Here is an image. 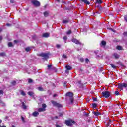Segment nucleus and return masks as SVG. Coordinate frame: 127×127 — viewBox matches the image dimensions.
I'll use <instances>...</instances> for the list:
<instances>
[{
  "mask_svg": "<svg viewBox=\"0 0 127 127\" xmlns=\"http://www.w3.org/2000/svg\"><path fill=\"white\" fill-rule=\"evenodd\" d=\"M66 97H69L70 98V101L71 102V104H73L74 103V98H73V93L72 92H67L66 94Z\"/></svg>",
  "mask_w": 127,
  "mask_h": 127,
  "instance_id": "1",
  "label": "nucleus"
},
{
  "mask_svg": "<svg viewBox=\"0 0 127 127\" xmlns=\"http://www.w3.org/2000/svg\"><path fill=\"white\" fill-rule=\"evenodd\" d=\"M75 122L74 120H65V124L68 127H71L72 125H74L75 124Z\"/></svg>",
  "mask_w": 127,
  "mask_h": 127,
  "instance_id": "2",
  "label": "nucleus"
},
{
  "mask_svg": "<svg viewBox=\"0 0 127 127\" xmlns=\"http://www.w3.org/2000/svg\"><path fill=\"white\" fill-rule=\"evenodd\" d=\"M127 84L126 83H119L118 84V88L122 90H124V88H127Z\"/></svg>",
  "mask_w": 127,
  "mask_h": 127,
  "instance_id": "3",
  "label": "nucleus"
},
{
  "mask_svg": "<svg viewBox=\"0 0 127 127\" xmlns=\"http://www.w3.org/2000/svg\"><path fill=\"white\" fill-rule=\"evenodd\" d=\"M39 56H41V57H43V59L45 60H47L48 58H49V56L48 54L46 53H41L38 55Z\"/></svg>",
  "mask_w": 127,
  "mask_h": 127,
  "instance_id": "4",
  "label": "nucleus"
},
{
  "mask_svg": "<svg viewBox=\"0 0 127 127\" xmlns=\"http://www.w3.org/2000/svg\"><path fill=\"white\" fill-rule=\"evenodd\" d=\"M31 2L34 6H36V7L40 6V2H39V1L36 0H32Z\"/></svg>",
  "mask_w": 127,
  "mask_h": 127,
  "instance_id": "5",
  "label": "nucleus"
},
{
  "mask_svg": "<svg viewBox=\"0 0 127 127\" xmlns=\"http://www.w3.org/2000/svg\"><path fill=\"white\" fill-rule=\"evenodd\" d=\"M102 94L105 98H109V97H110V92L109 91H103L102 92Z\"/></svg>",
  "mask_w": 127,
  "mask_h": 127,
  "instance_id": "6",
  "label": "nucleus"
},
{
  "mask_svg": "<svg viewBox=\"0 0 127 127\" xmlns=\"http://www.w3.org/2000/svg\"><path fill=\"white\" fill-rule=\"evenodd\" d=\"M51 103H52V104H53V105H54V106H55L56 107H58V108L62 107V105L61 104L57 103V102H56L54 101H52Z\"/></svg>",
  "mask_w": 127,
  "mask_h": 127,
  "instance_id": "7",
  "label": "nucleus"
},
{
  "mask_svg": "<svg viewBox=\"0 0 127 127\" xmlns=\"http://www.w3.org/2000/svg\"><path fill=\"white\" fill-rule=\"evenodd\" d=\"M71 41H72V42H73V43H75V44H81V42H80L79 41V40L73 38L71 40Z\"/></svg>",
  "mask_w": 127,
  "mask_h": 127,
  "instance_id": "8",
  "label": "nucleus"
},
{
  "mask_svg": "<svg viewBox=\"0 0 127 127\" xmlns=\"http://www.w3.org/2000/svg\"><path fill=\"white\" fill-rule=\"evenodd\" d=\"M102 3H103V1L102 0H96L95 4L97 6L100 4H102Z\"/></svg>",
  "mask_w": 127,
  "mask_h": 127,
  "instance_id": "9",
  "label": "nucleus"
},
{
  "mask_svg": "<svg viewBox=\"0 0 127 127\" xmlns=\"http://www.w3.org/2000/svg\"><path fill=\"white\" fill-rule=\"evenodd\" d=\"M79 0L82 2H84L85 4H87L88 5H90V4H91V3L90 2V1H87V0Z\"/></svg>",
  "mask_w": 127,
  "mask_h": 127,
  "instance_id": "10",
  "label": "nucleus"
},
{
  "mask_svg": "<svg viewBox=\"0 0 127 127\" xmlns=\"http://www.w3.org/2000/svg\"><path fill=\"white\" fill-rule=\"evenodd\" d=\"M50 34L49 33H45L42 35V37H44L45 38H47L49 37Z\"/></svg>",
  "mask_w": 127,
  "mask_h": 127,
  "instance_id": "11",
  "label": "nucleus"
},
{
  "mask_svg": "<svg viewBox=\"0 0 127 127\" xmlns=\"http://www.w3.org/2000/svg\"><path fill=\"white\" fill-rule=\"evenodd\" d=\"M39 115V113H38L37 111H35L32 114V116H33V117H37V116Z\"/></svg>",
  "mask_w": 127,
  "mask_h": 127,
  "instance_id": "12",
  "label": "nucleus"
},
{
  "mask_svg": "<svg viewBox=\"0 0 127 127\" xmlns=\"http://www.w3.org/2000/svg\"><path fill=\"white\" fill-rule=\"evenodd\" d=\"M93 115H94L95 116H100L101 115V113L99 112H95V111H93Z\"/></svg>",
  "mask_w": 127,
  "mask_h": 127,
  "instance_id": "13",
  "label": "nucleus"
},
{
  "mask_svg": "<svg viewBox=\"0 0 127 127\" xmlns=\"http://www.w3.org/2000/svg\"><path fill=\"white\" fill-rule=\"evenodd\" d=\"M113 56H114L115 58H116V59H118V58H119V57H120V56L119 55V54H117L116 53H115L113 54Z\"/></svg>",
  "mask_w": 127,
  "mask_h": 127,
  "instance_id": "14",
  "label": "nucleus"
},
{
  "mask_svg": "<svg viewBox=\"0 0 127 127\" xmlns=\"http://www.w3.org/2000/svg\"><path fill=\"white\" fill-rule=\"evenodd\" d=\"M0 56L1 57H4V56H6V54L4 52L0 53Z\"/></svg>",
  "mask_w": 127,
  "mask_h": 127,
  "instance_id": "15",
  "label": "nucleus"
},
{
  "mask_svg": "<svg viewBox=\"0 0 127 127\" xmlns=\"http://www.w3.org/2000/svg\"><path fill=\"white\" fill-rule=\"evenodd\" d=\"M28 95H29V96H30V97H33V95H34V93H33V92H32L29 91L28 92Z\"/></svg>",
  "mask_w": 127,
  "mask_h": 127,
  "instance_id": "16",
  "label": "nucleus"
},
{
  "mask_svg": "<svg viewBox=\"0 0 127 127\" xmlns=\"http://www.w3.org/2000/svg\"><path fill=\"white\" fill-rule=\"evenodd\" d=\"M38 112H45V109L40 108L38 109Z\"/></svg>",
  "mask_w": 127,
  "mask_h": 127,
  "instance_id": "17",
  "label": "nucleus"
},
{
  "mask_svg": "<svg viewBox=\"0 0 127 127\" xmlns=\"http://www.w3.org/2000/svg\"><path fill=\"white\" fill-rule=\"evenodd\" d=\"M22 108L23 109H24V110H26V105H25V104L24 103V102H22Z\"/></svg>",
  "mask_w": 127,
  "mask_h": 127,
  "instance_id": "18",
  "label": "nucleus"
},
{
  "mask_svg": "<svg viewBox=\"0 0 127 127\" xmlns=\"http://www.w3.org/2000/svg\"><path fill=\"white\" fill-rule=\"evenodd\" d=\"M63 23L66 24V23H69V20H63Z\"/></svg>",
  "mask_w": 127,
  "mask_h": 127,
  "instance_id": "19",
  "label": "nucleus"
},
{
  "mask_svg": "<svg viewBox=\"0 0 127 127\" xmlns=\"http://www.w3.org/2000/svg\"><path fill=\"white\" fill-rule=\"evenodd\" d=\"M65 68L66 70H72V67L70 66L69 65H66Z\"/></svg>",
  "mask_w": 127,
  "mask_h": 127,
  "instance_id": "20",
  "label": "nucleus"
},
{
  "mask_svg": "<svg viewBox=\"0 0 127 127\" xmlns=\"http://www.w3.org/2000/svg\"><path fill=\"white\" fill-rule=\"evenodd\" d=\"M8 46H9V47H13V44H12L11 42H9L8 44Z\"/></svg>",
  "mask_w": 127,
  "mask_h": 127,
  "instance_id": "21",
  "label": "nucleus"
},
{
  "mask_svg": "<svg viewBox=\"0 0 127 127\" xmlns=\"http://www.w3.org/2000/svg\"><path fill=\"white\" fill-rule=\"evenodd\" d=\"M38 90L39 91H41V92L44 91V89H43V88H42V87H39L38 88Z\"/></svg>",
  "mask_w": 127,
  "mask_h": 127,
  "instance_id": "22",
  "label": "nucleus"
},
{
  "mask_svg": "<svg viewBox=\"0 0 127 127\" xmlns=\"http://www.w3.org/2000/svg\"><path fill=\"white\" fill-rule=\"evenodd\" d=\"M49 14V13L48 12V11H46L45 12H44V16H45L46 17H47V16Z\"/></svg>",
  "mask_w": 127,
  "mask_h": 127,
  "instance_id": "23",
  "label": "nucleus"
},
{
  "mask_svg": "<svg viewBox=\"0 0 127 127\" xmlns=\"http://www.w3.org/2000/svg\"><path fill=\"white\" fill-rule=\"evenodd\" d=\"M30 50H31V49H30V47H28L25 48V51H27V52H29V51H30Z\"/></svg>",
  "mask_w": 127,
  "mask_h": 127,
  "instance_id": "24",
  "label": "nucleus"
},
{
  "mask_svg": "<svg viewBox=\"0 0 127 127\" xmlns=\"http://www.w3.org/2000/svg\"><path fill=\"white\" fill-rule=\"evenodd\" d=\"M116 48L118 50H122V49H123V48L121 46H117Z\"/></svg>",
  "mask_w": 127,
  "mask_h": 127,
  "instance_id": "25",
  "label": "nucleus"
},
{
  "mask_svg": "<svg viewBox=\"0 0 127 127\" xmlns=\"http://www.w3.org/2000/svg\"><path fill=\"white\" fill-rule=\"evenodd\" d=\"M62 57H63V58H64V59H67V58H68V57L67 56V55H66V54H63Z\"/></svg>",
  "mask_w": 127,
  "mask_h": 127,
  "instance_id": "26",
  "label": "nucleus"
},
{
  "mask_svg": "<svg viewBox=\"0 0 127 127\" xmlns=\"http://www.w3.org/2000/svg\"><path fill=\"white\" fill-rule=\"evenodd\" d=\"M101 44H102V45H103V46H105V45L106 44V41H102L101 42Z\"/></svg>",
  "mask_w": 127,
  "mask_h": 127,
  "instance_id": "27",
  "label": "nucleus"
},
{
  "mask_svg": "<svg viewBox=\"0 0 127 127\" xmlns=\"http://www.w3.org/2000/svg\"><path fill=\"white\" fill-rule=\"evenodd\" d=\"M71 33H72V31L71 30H68L66 32V34H67V35L71 34Z\"/></svg>",
  "mask_w": 127,
  "mask_h": 127,
  "instance_id": "28",
  "label": "nucleus"
},
{
  "mask_svg": "<svg viewBox=\"0 0 127 127\" xmlns=\"http://www.w3.org/2000/svg\"><path fill=\"white\" fill-rule=\"evenodd\" d=\"M21 95L22 96H25V95H26L25 92H24V91H21Z\"/></svg>",
  "mask_w": 127,
  "mask_h": 127,
  "instance_id": "29",
  "label": "nucleus"
},
{
  "mask_svg": "<svg viewBox=\"0 0 127 127\" xmlns=\"http://www.w3.org/2000/svg\"><path fill=\"white\" fill-rule=\"evenodd\" d=\"M111 66L113 69H117V66H115V65L111 64Z\"/></svg>",
  "mask_w": 127,
  "mask_h": 127,
  "instance_id": "30",
  "label": "nucleus"
},
{
  "mask_svg": "<svg viewBox=\"0 0 127 127\" xmlns=\"http://www.w3.org/2000/svg\"><path fill=\"white\" fill-rule=\"evenodd\" d=\"M11 84L13 86H15V85H16V81H13L11 82Z\"/></svg>",
  "mask_w": 127,
  "mask_h": 127,
  "instance_id": "31",
  "label": "nucleus"
},
{
  "mask_svg": "<svg viewBox=\"0 0 127 127\" xmlns=\"http://www.w3.org/2000/svg\"><path fill=\"white\" fill-rule=\"evenodd\" d=\"M77 84L78 86H79V87H82V83H81V81H78Z\"/></svg>",
  "mask_w": 127,
  "mask_h": 127,
  "instance_id": "32",
  "label": "nucleus"
},
{
  "mask_svg": "<svg viewBox=\"0 0 127 127\" xmlns=\"http://www.w3.org/2000/svg\"><path fill=\"white\" fill-rule=\"evenodd\" d=\"M115 94L116 95V96H119V95H120V92L118 91H116L115 92Z\"/></svg>",
  "mask_w": 127,
  "mask_h": 127,
  "instance_id": "33",
  "label": "nucleus"
},
{
  "mask_svg": "<svg viewBox=\"0 0 127 127\" xmlns=\"http://www.w3.org/2000/svg\"><path fill=\"white\" fill-rule=\"evenodd\" d=\"M64 88H67V82L65 81L64 83Z\"/></svg>",
  "mask_w": 127,
  "mask_h": 127,
  "instance_id": "34",
  "label": "nucleus"
},
{
  "mask_svg": "<svg viewBox=\"0 0 127 127\" xmlns=\"http://www.w3.org/2000/svg\"><path fill=\"white\" fill-rule=\"evenodd\" d=\"M93 108H97V104L96 103H94L92 104Z\"/></svg>",
  "mask_w": 127,
  "mask_h": 127,
  "instance_id": "35",
  "label": "nucleus"
},
{
  "mask_svg": "<svg viewBox=\"0 0 127 127\" xmlns=\"http://www.w3.org/2000/svg\"><path fill=\"white\" fill-rule=\"evenodd\" d=\"M67 39H68V38L66 36L64 37V40L66 41V40H67ZM65 43H66V41H65Z\"/></svg>",
  "mask_w": 127,
  "mask_h": 127,
  "instance_id": "36",
  "label": "nucleus"
},
{
  "mask_svg": "<svg viewBox=\"0 0 127 127\" xmlns=\"http://www.w3.org/2000/svg\"><path fill=\"white\" fill-rule=\"evenodd\" d=\"M43 109H45L46 108V105L45 104H42Z\"/></svg>",
  "mask_w": 127,
  "mask_h": 127,
  "instance_id": "37",
  "label": "nucleus"
},
{
  "mask_svg": "<svg viewBox=\"0 0 127 127\" xmlns=\"http://www.w3.org/2000/svg\"><path fill=\"white\" fill-rule=\"evenodd\" d=\"M56 47H57V48H60L61 47V45H60L59 44H57Z\"/></svg>",
  "mask_w": 127,
  "mask_h": 127,
  "instance_id": "38",
  "label": "nucleus"
},
{
  "mask_svg": "<svg viewBox=\"0 0 127 127\" xmlns=\"http://www.w3.org/2000/svg\"><path fill=\"white\" fill-rule=\"evenodd\" d=\"M33 80L31 79H29L28 80V83H32Z\"/></svg>",
  "mask_w": 127,
  "mask_h": 127,
  "instance_id": "39",
  "label": "nucleus"
},
{
  "mask_svg": "<svg viewBox=\"0 0 127 127\" xmlns=\"http://www.w3.org/2000/svg\"><path fill=\"white\" fill-rule=\"evenodd\" d=\"M123 35H124V36H127V32L123 33Z\"/></svg>",
  "mask_w": 127,
  "mask_h": 127,
  "instance_id": "40",
  "label": "nucleus"
},
{
  "mask_svg": "<svg viewBox=\"0 0 127 127\" xmlns=\"http://www.w3.org/2000/svg\"><path fill=\"white\" fill-rule=\"evenodd\" d=\"M0 95H3V91L0 90Z\"/></svg>",
  "mask_w": 127,
  "mask_h": 127,
  "instance_id": "41",
  "label": "nucleus"
},
{
  "mask_svg": "<svg viewBox=\"0 0 127 127\" xmlns=\"http://www.w3.org/2000/svg\"><path fill=\"white\" fill-rule=\"evenodd\" d=\"M21 120L22 122H23V123L25 122V121L24 120V118H23L22 116H21Z\"/></svg>",
  "mask_w": 127,
  "mask_h": 127,
  "instance_id": "42",
  "label": "nucleus"
},
{
  "mask_svg": "<svg viewBox=\"0 0 127 127\" xmlns=\"http://www.w3.org/2000/svg\"><path fill=\"white\" fill-rule=\"evenodd\" d=\"M85 62L88 63L89 62V59L88 58L85 59Z\"/></svg>",
  "mask_w": 127,
  "mask_h": 127,
  "instance_id": "43",
  "label": "nucleus"
},
{
  "mask_svg": "<svg viewBox=\"0 0 127 127\" xmlns=\"http://www.w3.org/2000/svg\"><path fill=\"white\" fill-rule=\"evenodd\" d=\"M59 116L60 117H62V116H63V113H59Z\"/></svg>",
  "mask_w": 127,
  "mask_h": 127,
  "instance_id": "44",
  "label": "nucleus"
},
{
  "mask_svg": "<svg viewBox=\"0 0 127 127\" xmlns=\"http://www.w3.org/2000/svg\"><path fill=\"white\" fill-rule=\"evenodd\" d=\"M80 61H81V62H84V59H83V58H80Z\"/></svg>",
  "mask_w": 127,
  "mask_h": 127,
  "instance_id": "45",
  "label": "nucleus"
},
{
  "mask_svg": "<svg viewBox=\"0 0 127 127\" xmlns=\"http://www.w3.org/2000/svg\"><path fill=\"white\" fill-rule=\"evenodd\" d=\"M93 101H94V102H96V101H97V98H93Z\"/></svg>",
  "mask_w": 127,
  "mask_h": 127,
  "instance_id": "46",
  "label": "nucleus"
},
{
  "mask_svg": "<svg viewBox=\"0 0 127 127\" xmlns=\"http://www.w3.org/2000/svg\"><path fill=\"white\" fill-rule=\"evenodd\" d=\"M55 1L58 2V3H60V0H55Z\"/></svg>",
  "mask_w": 127,
  "mask_h": 127,
  "instance_id": "47",
  "label": "nucleus"
},
{
  "mask_svg": "<svg viewBox=\"0 0 127 127\" xmlns=\"http://www.w3.org/2000/svg\"><path fill=\"white\" fill-rule=\"evenodd\" d=\"M6 25L7 26H11V24H9V23H7V24H6Z\"/></svg>",
  "mask_w": 127,
  "mask_h": 127,
  "instance_id": "48",
  "label": "nucleus"
},
{
  "mask_svg": "<svg viewBox=\"0 0 127 127\" xmlns=\"http://www.w3.org/2000/svg\"><path fill=\"white\" fill-rule=\"evenodd\" d=\"M94 53H95V54H98V53H99V51L97 50V51H95L94 52Z\"/></svg>",
  "mask_w": 127,
  "mask_h": 127,
  "instance_id": "49",
  "label": "nucleus"
},
{
  "mask_svg": "<svg viewBox=\"0 0 127 127\" xmlns=\"http://www.w3.org/2000/svg\"><path fill=\"white\" fill-rule=\"evenodd\" d=\"M52 66V65L51 64L48 65V69H50V67H51Z\"/></svg>",
  "mask_w": 127,
  "mask_h": 127,
  "instance_id": "50",
  "label": "nucleus"
},
{
  "mask_svg": "<svg viewBox=\"0 0 127 127\" xmlns=\"http://www.w3.org/2000/svg\"><path fill=\"white\" fill-rule=\"evenodd\" d=\"M10 1L11 3H13L14 0H10Z\"/></svg>",
  "mask_w": 127,
  "mask_h": 127,
  "instance_id": "51",
  "label": "nucleus"
},
{
  "mask_svg": "<svg viewBox=\"0 0 127 127\" xmlns=\"http://www.w3.org/2000/svg\"><path fill=\"white\" fill-rule=\"evenodd\" d=\"M14 42L15 43H17L18 42V41L17 40H15L14 41Z\"/></svg>",
  "mask_w": 127,
  "mask_h": 127,
  "instance_id": "52",
  "label": "nucleus"
},
{
  "mask_svg": "<svg viewBox=\"0 0 127 127\" xmlns=\"http://www.w3.org/2000/svg\"><path fill=\"white\" fill-rule=\"evenodd\" d=\"M2 39V37L0 36V41Z\"/></svg>",
  "mask_w": 127,
  "mask_h": 127,
  "instance_id": "53",
  "label": "nucleus"
},
{
  "mask_svg": "<svg viewBox=\"0 0 127 127\" xmlns=\"http://www.w3.org/2000/svg\"><path fill=\"white\" fill-rule=\"evenodd\" d=\"M1 123H2V120H0V124H1Z\"/></svg>",
  "mask_w": 127,
  "mask_h": 127,
  "instance_id": "54",
  "label": "nucleus"
},
{
  "mask_svg": "<svg viewBox=\"0 0 127 127\" xmlns=\"http://www.w3.org/2000/svg\"><path fill=\"white\" fill-rule=\"evenodd\" d=\"M2 31V29L0 28V32H1Z\"/></svg>",
  "mask_w": 127,
  "mask_h": 127,
  "instance_id": "55",
  "label": "nucleus"
},
{
  "mask_svg": "<svg viewBox=\"0 0 127 127\" xmlns=\"http://www.w3.org/2000/svg\"><path fill=\"white\" fill-rule=\"evenodd\" d=\"M1 127H6V126L3 125V126H2Z\"/></svg>",
  "mask_w": 127,
  "mask_h": 127,
  "instance_id": "56",
  "label": "nucleus"
},
{
  "mask_svg": "<svg viewBox=\"0 0 127 127\" xmlns=\"http://www.w3.org/2000/svg\"><path fill=\"white\" fill-rule=\"evenodd\" d=\"M0 103L1 104L2 103V101H1V100L0 99Z\"/></svg>",
  "mask_w": 127,
  "mask_h": 127,
  "instance_id": "57",
  "label": "nucleus"
},
{
  "mask_svg": "<svg viewBox=\"0 0 127 127\" xmlns=\"http://www.w3.org/2000/svg\"><path fill=\"white\" fill-rule=\"evenodd\" d=\"M53 97H56V94H54V95H53Z\"/></svg>",
  "mask_w": 127,
  "mask_h": 127,
  "instance_id": "58",
  "label": "nucleus"
},
{
  "mask_svg": "<svg viewBox=\"0 0 127 127\" xmlns=\"http://www.w3.org/2000/svg\"><path fill=\"white\" fill-rule=\"evenodd\" d=\"M78 51H79V50H81V49H77Z\"/></svg>",
  "mask_w": 127,
  "mask_h": 127,
  "instance_id": "59",
  "label": "nucleus"
},
{
  "mask_svg": "<svg viewBox=\"0 0 127 127\" xmlns=\"http://www.w3.org/2000/svg\"><path fill=\"white\" fill-rule=\"evenodd\" d=\"M1 71L0 70V75H1Z\"/></svg>",
  "mask_w": 127,
  "mask_h": 127,
  "instance_id": "60",
  "label": "nucleus"
},
{
  "mask_svg": "<svg viewBox=\"0 0 127 127\" xmlns=\"http://www.w3.org/2000/svg\"><path fill=\"white\" fill-rule=\"evenodd\" d=\"M55 118H56V119H58V117L56 116V117H55Z\"/></svg>",
  "mask_w": 127,
  "mask_h": 127,
  "instance_id": "61",
  "label": "nucleus"
},
{
  "mask_svg": "<svg viewBox=\"0 0 127 127\" xmlns=\"http://www.w3.org/2000/svg\"><path fill=\"white\" fill-rule=\"evenodd\" d=\"M110 123L111 124V123L112 122V121L109 120Z\"/></svg>",
  "mask_w": 127,
  "mask_h": 127,
  "instance_id": "62",
  "label": "nucleus"
},
{
  "mask_svg": "<svg viewBox=\"0 0 127 127\" xmlns=\"http://www.w3.org/2000/svg\"><path fill=\"white\" fill-rule=\"evenodd\" d=\"M12 127H15V126H14V125H13Z\"/></svg>",
  "mask_w": 127,
  "mask_h": 127,
  "instance_id": "63",
  "label": "nucleus"
},
{
  "mask_svg": "<svg viewBox=\"0 0 127 127\" xmlns=\"http://www.w3.org/2000/svg\"><path fill=\"white\" fill-rule=\"evenodd\" d=\"M37 127H41V126H37Z\"/></svg>",
  "mask_w": 127,
  "mask_h": 127,
  "instance_id": "64",
  "label": "nucleus"
}]
</instances>
